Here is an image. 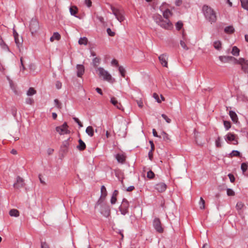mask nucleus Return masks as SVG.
Here are the masks:
<instances>
[{"mask_svg":"<svg viewBox=\"0 0 248 248\" xmlns=\"http://www.w3.org/2000/svg\"><path fill=\"white\" fill-rule=\"evenodd\" d=\"M36 93V90L32 87L29 88L28 91H27V94L28 96H31L35 94Z\"/></svg>","mask_w":248,"mask_h":248,"instance_id":"29","label":"nucleus"},{"mask_svg":"<svg viewBox=\"0 0 248 248\" xmlns=\"http://www.w3.org/2000/svg\"><path fill=\"white\" fill-rule=\"evenodd\" d=\"M183 26V24L181 21L177 22L176 24V27L178 30H180L182 28Z\"/></svg>","mask_w":248,"mask_h":248,"instance_id":"41","label":"nucleus"},{"mask_svg":"<svg viewBox=\"0 0 248 248\" xmlns=\"http://www.w3.org/2000/svg\"><path fill=\"white\" fill-rule=\"evenodd\" d=\"M86 132L90 137H93L94 134V131L93 127L91 126H88L86 129Z\"/></svg>","mask_w":248,"mask_h":248,"instance_id":"23","label":"nucleus"},{"mask_svg":"<svg viewBox=\"0 0 248 248\" xmlns=\"http://www.w3.org/2000/svg\"><path fill=\"white\" fill-rule=\"evenodd\" d=\"M226 137V140L228 142H232V143L234 145H237L238 144L237 136L236 135L229 133Z\"/></svg>","mask_w":248,"mask_h":248,"instance_id":"8","label":"nucleus"},{"mask_svg":"<svg viewBox=\"0 0 248 248\" xmlns=\"http://www.w3.org/2000/svg\"><path fill=\"white\" fill-rule=\"evenodd\" d=\"M20 62H21V67L22 68V70H24L25 69V67L24 65V64H23V58L21 57L20 58Z\"/></svg>","mask_w":248,"mask_h":248,"instance_id":"57","label":"nucleus"},{"mask_svg":"<svg viewBox=\"0 0 248 248\" xmlns=\"http://www.w3.org/2000/svg\"><path fill=\"white\" fill-rule=\"evenodd\" d=\"M180 45L184 49H185V50L188 49V47L187 46L186 43L184 41L181 40L180 41Z\"/></svg>","mask_w":248,"mask_h":248,"instance_id":"39","label":"nucleus"},{"mask_svg":"<svg viewBox=\"0 0 248 248\" xmlns=\"http://www.w3.org/2000/svg\"><path fill=\"white\" fill-rule=\"evenodd\" d=\"M33 102V100L31 98H29L26 99V103L28 104L32 105Z\"/></svg>","mask_w":248,"mask_h":248,"instance_id":"50","label":"nucleus"},{"mask_svg":"<svg viewBox=\"0 0 248 248\" xmlns=\"http://www.w3.org/2000/svg\"><path fill=\"white\" fill-rule=\"evenodd\" d=\"M96 71L98 76L102 78L103 80L110 83H113L115 82V79L112 77L108 71L105 70L103 68L101 67H98L96 68Z\"/></svg>","mask_w":248,"mask_h":248,"instance_id":"3","label":"nucleus"},{"mask_svg":"<svg viewBox=\"0 0 248 248\" xmlns=\"http://www.w3.org/2000/svg\"><path fill=\"white\" fill-rule=\"evenodd\" d=\"M111 103L115 106L118 109H123V106L121 105V104L118 102L117 99L114 97H112L110 99Z\"/></svg>","mask_w":248,"mask_h":248,"instance_id":"16","label":"nucleus"},{"mask_svg":"<svg viewBox=\"0 0 248 248\" xmlns=\"http://www.w3.org/2000/svg\"><path fill=\"white\" fill-rule=\"evenodd\" d=\"M153 134L154 136L156 137H159V136H158L157 135V133L155 129H153Z\"/></svg>","mask_w":248,"mask_h":248,"instance_id":"59","label":"nucleus"},{"mask_svg":"<svg viewBox=\"0 0 248 248\" xmlns=\"http://www.w3.org/2000/svg\"><path fill=\"white\" fill-rule=\"evenodd\" d=\"M55 129L56 131L61 135L70 133L68 126L66 122L60 126H57Z\"/></svg>","mask_w":248,"mask_h":248,"instance_id":"5","label":"nucleus"},{"mask_svg":"<svg viewBox=\"0 0 248 248\" xmlns=\"http://www.w3.org/2000/svg\"><path fill=\"white\" fill-rule=\"evenodd\" d=\"M227 193L228 196H231L234 195V192L231 189L228 188L227 190Z\"/></svg>","mask_w":248,"mask_h":248,"instance_id":"40","label":"nucleus"},{"mask_svg":"<svg viewBox=\"0 0 248 248\" xmlns=\"http://www.w3.org/2000/svg\"><path fill=\"white\" fill-rule=\"evenodd\" d=\"M78 11V8L75 6H71L70 8V12L71 15L76 16Z\"/></svg>","mask_w":248,"mask_h":248,"instance_id":"26","label":"nucleus"},{"mask_svg":"<svg viewBox=\"0 0 248 248\" xmlns=\"http://www.w3.org/2000/svg\"><path fill=\"white\" fill-rule=\"evenodd\" d=\"M153 151H150L148 153L149 157L150 160H152L153 158Z\"/></svg>","mask_w":248,"mask_h":248,"instance_id":"62","label":"nucleus"},{"mask_svg":"<svg viewBox=\"0 0 248 248\" xmlns=\"http://www.w3.org/2000/svg\"><path fill=\"white\" fill-rule=\"evenodd\" d=\"M161 116L167 123L169 124L171 122V120L170 118H169L168 116L165 114H162Z\"/></svg>","mask_w":248,"mask_h":248,"instance_id":"43","label":"nucleus"},{"mask_svg":"<svg viewBox=\"0 0 248 248\" xmlns=\"http://www.w3.org/2000/svg\"><path fill=\"white\" fill-rule=\"evenodd\" d=\"M110 8L113 14L115 16L118 21L122 22L124 20V13L123 10L115 8L112 6H111Z\"/></svg>","mask_w":248,"mask_h":248,"instance_id":"4","label":"nucleus"},{"mask_svg":"<svg viewBox=\"0 0 248 248\" xmlns=\"http://www.w3.org/2000/svg\"><path fill=\"white\" fill-rule=\"evenodd\" d=\"M117 201V198L116 197H114L112 196V197L110 200V202L111 204H115Z\"/></svg>","mask_w":248,"mask_h":248,"instance_id":"53","label":"nucleus"},{"mask_svg":"<svg viewBox=\"0 0 248 248\" xmlns=\"http://www.w3.org/2000/svg\"><path fill=\"white\" fill-rule=\"evenodd\" d=\"M153 97L158 103H161V101L159 99V96L156 93L153 94Z\"/></svg>","mask_w":248,"mask_h":248,"instance_id":"49","label":"nucleus"},{"mask_svg":"<svg viewBox=\"0 0 248 248\" xmlns=\"http://www.w3.org/2000/svg\"><path fill=\"white\" fill-rule=\"evenodd\" d=\"M224 125L227 130L229 129L231 126L230 122L228 121H224Z\"/></svg>","mask_w":248,"mask_h":248,"instance_id":"42","label":"nucleus"},{"mask_svg":"<svg viewBox=\"0 0 248 248\" xmlns=\"http://www.w3.org/2000/svg\"><path fill=\"white\" fill-rule=\"evenodd\" d=\"M230 57V56H224V57L220 56L219 59L221 61L224 62H230V60H227L225 58Z\"/></svg>","mask_w":248,"mask_h":248,"instance_id":"44","label":"nucleus"},{"mask_svg":"<svg viewBox=\"0 0 248 248\" xmlns=\"http://www.w3.org/2000/svg\"><path fill=\"white\" fill-rule=\"evenodd\" d=\"M107 32L108 34L110 36H114L115 35V32L112 31L110 28L107 29Z\"/></svg>","mask_w":248,"mask_h":248,"instance_id":"46","label":"nucleus"},{"mask_svg":"<svg viewBox=\"0 0 248 248\" xmlns=\"http://www.w3.org/2000/svg\"><path fill=\"white\" fill-rule=\"evenodd\" d=\"M128 207V202L125 199H124L123 200L122 204L119 207V210L122 215H125L126 213H127Z\"/></svg>","mask_w":248,"mask_h":248,"instance_id":"7","label":"nucleus"},{"mask_svg":"<svg viewBox=\"0 0 248 248\" xmlns=\"http://www.w3.org/2000/svg\"><path fill=\"white\" fill-rule=\"evenodd\" d=\"M24 186V179L20 176H17L16 178V182L14 183V187L15 188H19L23 187Z\"/></svg>","mask_w":248,"mask_h":248,"instance_id":"12","label":"nucleus"},{"mask_svg":"<svg viewBox=\"0 0 248 248\" xmlns=\"http://www.w3.org/2000/svg\"><path fill=\"white\" fill-rule=\"evenodd\" d=\"M39 180H40V181L41 183H42L43 185H46L45 182L44 180H43L42 179L41 175H39Z\"/></svg>","mask_w":248,"mask_h":248,"instance_id":"61","label":"nucleus"},{"mask_svg":"<svg viewBox=\"0 0 248 248\" xmlns=\"http://www.w3.org/2000/svg\"><path fill=\"white\" fill-rule=\"evenodd\" d=\"M119 72L120 73L121 76L124 78L125 77V70L124 69V68L122 66H119Z\"/></svg>","mask_w":248,"mask_h":248,"instance_id":"35","label":"nucleus"},{"mask_svg":"<svg viewBox=\"0 0 248 248\" xmlns=\"http://www.w3.org/2000/svg\"><path fill=\"white\" fill-rule=\"evenodd\" d=\"M239 51V49L236 46H233L232 49V53L234 56H238Z\"/></svg>","mask_w":248,"mask_h":248,"instance_id":"30","label":"nucleus"},{"mask_svg":"<svg viewBox=\"0 0 248 248\" xmlns=\"http://www.w3.org/2000/svg\"><path fill=\"white\" fill-rule=\"evenodd\" d=\"M248 165L246 163H243L241 164V169L244 173H246V171L248 169Z\"/></svg>","mask_w":248,"mask_h":248,"instance_id":"34","label":"nucleus"},{"mask_svg":"<svg viewBox=\"0 0 248 248\" xmlns=\"http://www.w3.org/2000/svg\"><path fill=\"white\" fill-rule=\"evenodd\" d=\"M137 103L138 105V106L140 107V108H142L143 107V102L141 100H137Z\"/></svg>","mask_w":248,"mask_h":248,"instance_id":"52","label":"nucleus"},{"mask_svg":"<svg viewBox=\"0 0 248 248\" xmlns=\"http://www.w3.org/2000/svg\"><path fill=\"white\" fill-rule=\"evenodd\" d=\"M56 87L57 89H60L62 87V83L60 82H57L56 83Z\"/></svg>","mask_w":248,"mask_h":248,"instance_id":"63","label":"nucleus"},{"mask_svg":"<svg viewBox=\"0 0 248 248\" xmlns=\"http://www.w3.org/2000/svg\"><path fill=\"white\" fill-rule=\"evenodd\" d=\"M30 31L32 35L35 34L39 29V25L38 22L35 19H32L31 21Z\"/></svg>","mask_w":248,"mask_h":248,"instance_id":"6","label":"nucleus"},{"mask_svg":"<svg viewBox=\"0 0 248 248\" xmlns=\"http://www.w3.org/2000/svg\"><path fill=\"white\" fill-rule=\"evenodd\" d=\"M116 158L117 161L121 163H123L125 159V156L122 154H117Z\"/></svg>","mask_w":248,"mask_h":248,"instance_id":"22","label":"nucleus"},{"mask_svg":"<svg viewBox=\"0 0 248 248\" xmlns=\"http://www.w3.org/2000/svg\"><path fill=\"white\" fill-rule=\"evenodd\" d=\"M77 76L78 77H81V76L84 73V67L83 65L81 64H78L77 65Z\"/></svg>","mask_w":248,"mask_h":248,"instance_id":"15","label":"nucleus"},{"mask_svg":"<svg viewBox=\"0 0 248 248\" xmlns=\"http://www.w3.org/2000/svg\"><path fill=\"white\" fill-rule=\"evenodd\" d=\"M242 7L248 10V0H240Z\"/></svg>","mask_w":248,"mask_h":248,"instance_id":"28","label":"nucleus"},{"mask_svg":"<svg viewBox=\"0 0 248 248\" xmlns=\"http://www.w3.org/2000/svg\"><path fill=\"white\" fill-rule=\"evenodd\" d=\"M13 35L16 46L18 48H20L22 46L23 42L22 39H19L18 34L15 30H13Z\"/></svg>","mask_w":248,"mask_h":248,"instance_id":"9","label":"nucleus"},{"mask_svg":"<svg viewBox=\"0 0 248 248\" xmlns=\"http://www.w3.org/2000/svg\"><path fill=\"white\" fill-rule=\"evenodd\" d=\"M163 15L165 19H163L161 16L156 15L154 16L155 21L161 27L168 30L170 29L172 25L169 18L172 15L171 12L170 10L167 9L163 12Z\"/></svg>","mask_w":248,"mask_h":248,"instance_id":"1","label":"nucleus"},{"mask_svg":"<svg viewBox=\"0 0 248 248\" xmlns=\"http://www.w3.org/2000/svg\"><path fill=\"white\" fill-rule=\"evenodd\" d=\"M9 215L11 217H18L19 216V212L17 210L13 209L9 211Z\"/></svg>","mask_w":248,"mask_h":248,"instance_id":"21","label":"nucleus"},{"mask_svg":"<svg viewBox=\"0 0 248 248\" xmlns=\"http://www.w3.org/2000/svg\"><path fill=\"white\" fill-rule=\"evenodd\" d=\"M225 59L227 60H230V62H233V63H234V64H239V59L237 60V59H235V58H234V57H233L232 56H231V57H228V58H226Z\"/></svg>","mask_w":248,"mask_h":248,"instance_id":"32","label":"nucleus"},{"mask_svg":"<svg viewBox=\"0 0 248 248\" xmlns=\"http://www.w3.org/2000/svg\"><path fill=\"white\" fill-rule=\"evenodd\" d=\"M202 10L206 19L211 23L215 22L217 20V16L215 12L210 7L204 5Z\"/></svg>","mask_w":248,"mask_h":248,"instance_id":"2","label":"nucleus"},{"mask_svg":"<svg viewBox=\"0 0 248 248\" xmlns=\"http://www.w3.org/2000/svg\"><path fill=\"white\" fill-rule=\"evenodd\" d=\"M73 119L75 121V122H76L80 127H81L83 126L82 124L81 123V122L79 120L78 118L76 117H74Z\"/></svg>","mask_w":248,"mask_h":248,"instance_id":"48","label":"nucleus"},{"mask_svg":"<svg viewBox=\"0 0 248 248\" xmlns=\"http://www.w3.org/2000/svg\"><path fill=\"white\" fill-rule=\"evenodd\" d=\"M158 59L163 66L168 67V56L166 54H163L160 55Z\"/></svg>","mask_w":248,"mask_h":248,"instance_id":"10","label":"nucleus"},{"mask_svg":"<svg viewBox=\"0 0 248 248\" xmlns=\"http://www.w3.org/2000/svg\"><path fill=\"white\" fill-rule=\"evenodd\" d=\"M53 151H54L53 149L49 148L47 150V153L48 155H50L53 153Z\"/></svg>","mask_w":248,"mask_h":248,"instance_id":"58","label":"nucleus"},{"mask_svg":"<svg viewBox=\"0 0 248 248\" xmlns=\"http://www.w3.org/2000/svg\"><path fill=\"white\" fill-rule=\"evenodd\" d=\"M199 205L201 209H204L205 208V201L202 197L200 198Z\"/></svg>","mask_w":248,"mask_h":248,"instance_id":"31","label":"nucleus"},{"mask_svg":"<svg viewBox=\"0 0 248 248\" xmlns=\"http://www.w3.org/2000/svg\"><path fill=\"white\" fill-rule=\"evenodd\" d=\"M147 177L149 179H153L155 177V174L152 170L147 172Z\"/></svg>","mask_w":248,"mask_h":248,"instance_id":"37","label":"nucleus"},{"mask_svg":"<svg viewBox=\"0 0 248 248\" xmlns=\"http://www.w3.org/2000/svg\"><path fill=\"white\" fill-rule=\"evenodd\" d=\"M111 64H112V65H116V66H119V65H118V61H117L116 60H115V59H113V60L111 61Z\"/></svg>","mask_w":248,"mask_h":248,"instance_id":"55","label":"nucleus"},{"mask_svg":"<svg viewBox=\"0 0 248 248\" xmlns=\"http://www.w3.org/2000/svg\"><path fill=\"white\" fill-rule=\"evenodd\" d=\"M239 64L241 65L242 69L246 72L248 70V61L245 60L244 58H239Z\"/></svg>","mask_w":248,"mask_h":248,"instance_id":"14","label":"nucleus"},{"mask_svg":"<svg viewBox=\"0 0 248 248\" xmlns=\"http://www.w3.org/2000/svg\"><path fill=\"white\" fill-rule=\"evenodd\" d=\"M54 103L55 106L58 108H61V104L59 101L58 99H55L54 100Z\"/></svg>","mask_w":248,"mask_h":248,"instance_id":"47","label":"nucleus"},{"mask_svg":"<svg viewBox=\"0 0 248 248\" xmlns=\"http://www.w3.org/2000/svg\"><path fill=\"white\" fill-rule=\"evenodd\" d=\"M159 138H162L164 140L166 141L170 140L169 135L165 133V132H162L161 133V135L159 136Z\"/></svg>","mask_w":248,"mask_h":248,"instance_id":"25","label":"nucleus"},{"mask_svg":"<svg viewBox=\"0 0 248 248\" xmlns=\"http://www.w3.org/2000/svg\"><path fill=\"white\" fill-rule=\"evenodd\" d=\"M155 189L159 192L165 191L167 188V185L162 182L156 184L155 186Z\"/></svg>","mask_w":248,"mask_h":248,"instance_id":"13","label":"nucleus"},{"mask_svg":"<svg viewBox=\"0 0 248 248\" xmlns=\"http://www.w3.org/2000/svg\"><path fill=\"white\" fill-rule=\"evenodd\" d=\"M100 62V59L97 57L95 58L93 60V64L94 67L97 68V66Z\"/></svg>","mask_w":248,"mask_h":248,"instance_id":"33","label":"nucleus"},{"mask_svg":"<svg viewBox=\"0 0 248 248\" xmlns=\"http://www.w3.org/2000/svg\"><path fill=\"white\" fill-rule=\"evenodd\" d=\"M228 176L229 177L230 181L232 183H233L235 181V178H234V176H233V175H232V174H229Z\"/></svg>","mask_w":248,"mask_h":248,"instance_id":"51","label":"nucleus"},{"mask_svg":"<svg viewBox=\"0 0 248 248\" xmlns=\"http://www.w3.org/2000/svg\"><path fill=\"white\" fill-rule=\"evenodd\" d=\"M41 248H49V245L46 242L41 243Z\"/></svg>","mask_w":248,"mask_h":248,"instance_id":"54","label":"nucleus"},{"mask_svg":"<svg viewBox=\"0 0 248 248\" xmlns=\"http://www.w3.org/2000/svg\"><path fill=\"white\" fill-rule=\"evenodd\" d=\"M61 38V35L57 32L53 33V35L50 37V41L53 42L55 40L59 41Z\"/></svg>","mask_w":248,"mask_h":248,"instance_id":"17","label":"nucleus"},{"mask_svg":"<svg viewBox=\"0 0 248 248\" xmlns=\"http://www.w3.org/2000/svg\"><path fill=\"white\" fill-rule=\"evenodd\" d=\"M149 143H150V144L151 145V151H154L155 150V146H154V144L153 141L150 140L149 141Z\"/></svg>","mask_w":248,"mask_h":248,"instance_id":"56","label":"nucleus"},{"mask_svg":"<svg viewBox=\"0 0 248 248\" xmlns=\"http://www.w3.org/2000/svg\"><path fill=\"white\" fill-rule=\"evenodd\" d=\"M234 29L232 26L226 27L224 29L225 32L226 33H228V34L232 33L234 32Z\"/></svg>","mask_w":248,"mask_h":248,"instance_id":"24","label":"nucleus"},{"mask_svg":"<svg viewBox=\"0 0 248 248\" xmlns=\"http://www.w3.org/2000/svg\"><path fill=\"white\" fill-rule=\"evenodd\" d=\"M240 153L238 151L233 150L232 152V153L230 154V155L231 157L233 156H240Z\"/></svg>","mask_w":248,"mask_h":248,"instance_id":"36","label":"nucleus"},{"mask_svg":"<svg viewBox=\"0 0 248 248\" xmlns=\"http://www.w3.org/2000/svg\"><path fill=\"white\" fill-rule=\"evenodd\" d=\"M244 206V204L242 202H238L236 205V209L238 210H241Z\"/></svg>","mask_w":248,"mask_h":248,"instance_id":"38","label":"nucleus"},{"mask_svg":"<svg viewBox=\"0 0 248 248\" xmlns=\"http://www.w3.org/2000/svg\"><path fill=\"white\" fill-rule=\"evenodd\" d=\"M182 3V0H176L175 1V4L177 6H179Z\"/></svg>","mask_w":248,"mask_h":248,"instance_id":"64","label":"nucleus"},{"mask_svg":"<svg viewBox=\"0 0 248 248\" xmlns=\"http://www.w3.org/2000/svg\"><path fill=\"white\" fill-rule=\"evenodd\" d=\"M229 113L232 121L234 123H237L238 122V117L235 112L233 111H230Z\"/></svg>","mask_w":248,"mask_h":248,"instance_id":"19","label":"nucleus"},{"mask_svg":"<svg viewBox=\"0 0 248 248\" xmlns=\"http://www.w3.org/2000/svg\"><path fill=\"white\" fill-rule=\"evenodd\" d=\"M78 42V44L80 45H86L88 43V39L85 37H81L79 39Z\"/></svg>","mask_w":248,"mask_h":248,"instance_id":"27","label":"nucleus"},{"mask_svg":"<svg viewBox=\"0 0 248 248\" xmlns=\"http://www.w3.org/2000/svg\"><path fill=\"white\" fill-rule=\"evenodd\" d=\"M95 90L96 91V92H97L98 93H99V94H101V95H102L103 93H102V90H101V89L100 88H96L95 89Z\"/></svg>","mask_w":248,"mask_h":248,"instance_id":"60","label":"nucleus"},{"mask_svg":"<svg viewBox=\"0 0 248 248\" xmlns=\"http://www.w3.org/2000/svg\"><path fill=\"white\" fill-rule=\"evenodd\" d=\"M101 196L100 200H104L107 195V191L104 186H102L101 188Z\"/></svg>","mask_w":248,"mask_h":248,"instance_id":"18","label":"nucleus"},{"mask_svg":"<svg viewBox=\"0 0 248 248\" xmlns=\"http://www.w3.org/2000/svg\"><path fill=\"white\" fill-rule=\"evenodd\" d=\"M84 3L88 7H90L92 6V2L91 0H84Z\"/></svg>","mask_w":248,"mask_h":248,"instance_id":"45","label":"nucleus"},{"mask_svg":"<svg viewBox=\"0 0 248 248\" xmlns=\"http://www.w3.org/2000/svg\"><path fill=\"white\" fill-rule=\"evenodd\" d=\"M154 227L155 229L159 232H163V228L161 227V222L159 218H155L153 222Z\"/></svg>","mask_w":248,"mask_h":248,"instance_id":"11","label":"nucleus"},{"mask_svg":"<svg viewBox=\"0 0 248 248\" xmlns=\"http://www.w3.org/2000/svg\"><path fill=\"white\" fill-rule=\"evenodd\" d=\"M79 145L77 146L79 150L83 151L86 148V144L81 139L78 140Z\"/></svg>","mask_w":248,"mask_h":248,"instance_id":"20","label":"nucleus"}]
</instances>
